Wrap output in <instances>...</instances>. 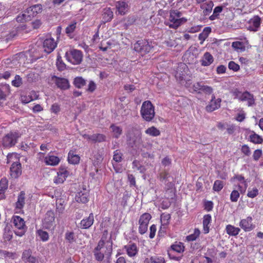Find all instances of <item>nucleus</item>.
<instances>
[{
    "mask_svg": "<svg viewBox=\"0 0 263 263\" xmlns=\"http://www.w3.org/2000/svg\"><path fill=\"white\" fill-rule=\"evenodd\" d=\"M106 240V236H105L103 234L101 239L98 242L97 246L94 249V255L98 261H102L104 259V255L109 257L111 255L112 251V242L109 245L105 246Z\"/></svg>",
    "mask_w": 263,
    "mask_h": 263,
    "instance_id": "nucleus-1",
    "label": "nucleus"
},
{
    "mask_svg": "<svg viewBox=\"0 0 263 263\" xmlns=\"http://www.w3.org/2000/svg\"><path fill=\"white\" fill-rule=\"evenodd\" d=\"M140 113L144 121L151 122L156 115L155 106L150 101H145L142 104Z\"/></svg>",
    "mask_w": 263,
    "mask_h": 263,
    "instance_id": "nucleus-2",
    "label": "nucleus"
},
{
    "mask_svg": "<svg viewBox=\"0 0 263 263\" xmlns=\"http://www.w3.org/2000/svg\"><path fill=\"white\" fill-rule=\"evenodd\" d=\"M156 43L148 40H140L137 41L134 45V50L142 54L149 53L156 46Z\"/></svg>",
    "mask_w": 263,
    "mask_h": 263,
    "instance_id": "nucleus-3",
    "label": "nucleus"
},
{
    "mask_svg": "<svg viewBox=\"0 0 263 263\" xmlns=\"http://www.w3.org/2000/svg\"><path fill=\"white\" fill-rule=\"evenodd\" d=\"M126 136L127 141L132 147L138 146L142 143V135L141 132L136 127L129 129Z\"/></svg>",
    "mask_w": 263,
    "mask_h": 263,
    "instance_id": "nucleus-4",
    "label": "nucleus"
},
{
    "mask_svg": "<svg viewBox=\"0 0 263 263\" xmlns=\"http://www.w3.org/2000/svg\"><path fill=\"white\" fill-rule=\"evenodd\" d=\"M21 136L18 131H10L2 138L1 143L5 148L12 147L17 143Z\"/></svg>",
    "mask_w": 263,
    "mask_h": 263,
    "instance_id": "nucleus-5",
    "label": "nucleus"
},
{
    "mask_svg": "<svg viewBox=\"0 0 263 263\" xmlns=\"http://www.w3.org/2000/svg\"><path fill=\"white\" fill-rule=\"evenodd\" d=\"M11 222L15 229L14 230L15 235L20 237L25 235L27 231V227L23 218L19 216L14 215L12 217Z\"/></svg>",
    "mask_w": 263,
    "mask_h": 263,
    "instance_id": "nucleus-6",
    "label": "nucleus"
},
{
    "mask_svg": "<svg viewBox=\"0 0 263 263\" xmlns=\"http://www.w3.org/2000/svg\"><path fill=\"white\" fill-rule=\"evenodd\" d=\"M66 60L73 65L80 64L83 60V52L78 49H71L65 54Z\"/></svg>",
    "mask_w": 263,
    "mask_h": 263,
    "instance_id": "nucleus-7",
    "label": "nucleus"
},
{
    "mask_svg": "<svg viewBox=\"0 0 263 263\" xmlns=\"http://www.w3.org/2000/svg\"><path fill=\"white\" fill-rule=\"evenodd\" d=\"M181 13L178 10H173L170 11L169 20L170 23L167 24L170 28L176 29L182 23V21L186 20L184 18H180Z\"/></svg>",
    "mask_w": 263,
    "mask_h": 263,
    "instance_id": "nucleus-8",
    "label": "nucleus"
},
{
    "mask_svg": "<svg viewBox=\"0 0 263 263\" xmlns=\"http://www.w3.org/2000/svg\"><path fill=\"white\" fill-rule=\"evenodd\" d=\"M151 218L152 216L148 213H144L140 216L138 221V232L141 235L144 234L147 231L148 226Z\"/></svg>",
    "mask_w": 263,
    "mask_h": 263,
    "instance_id": "nucleus-9",
    "label": "nucleus"
},
{
    "mask_svg": "<svg viewBox=\"0 0 263 263\" xmlns=\"http://www.w3.org/2000/svg\"><path fill=\"white\" fill-rule=\"evenodd\" d=\"M43 228L47 230H54L55 227V215L53 211H48L42 221Z\"/></svg>",
    "mask_w": 263,
    "mask_h": 263,
    "instance_id": "nucleus-10",
    "label": "nucleus"
},
{
    "mask_svg": "<svg viewBox=\"0 0 263 263\" xmlns=\"http://www.w3.org/2000/svg\"><path fill=\"white\" fill-rule=\"evenodd\" d=\"M69 175L67 167L61 166L58 170L57 176L53 179V182L57 184L63 183Z\"/></svg>",
    "mask_w": 263,
    "mask_h": 263,
    "instance_id": "nucleus-11",
    "label": "nucleus"
},
{
    "mask_svg": "<svg viewBox=\"0 0 263 263\" xmlns=\"http://www.w3.org/2000/svg\"><path fill=\"white\" fill-rule=\"evenodd\" d=\"M239 227L245 232H250L255 228V224L253 222L252 217L249 216L240 220Z\"/></svg>",
    "mask_w": 263,
    "mask_h": 263,
    "instance_id": "nucleus-12",
    "label": "nucleus"
},
{
    "mask_svg": "<svg viewBox=\"0 0 263 263\" xmlns=\"http://www.w3.org/2000/svg\"><path fill=\"white\" fill-rule=\"evenodd\" d=\"M192 87L194 91L198 93L203 92L206 95H211L213 91L212 87L204 85L202 82H196L193 85Z\"/></svg>",
    "mask_w": 263,
    "mask_h": 263,
    "instance_id": "nucleus-13",
    "label": "nucleus"
},
{
    "mask_svg": "<svg viewBox=\"0 0 263 263\" xmlns=\"http://www.w3.org/2000/svg\"><path fill=\"white\" fill-rule=\"evenodd\" d=\"M57 46V42L52 37L46 39L43 44L44 51L47 53H51Z\"/></svg>",
    "mask_w": 263,
    "mask_h": 263,
    "instance_id": "nucleus-14",
    "label": "nucleus"
},
{
    "mask_svg": "<svg viewBox=\"0 0 263 263\" xmlns=\"http://www.w3.org/2000/svg\"><path fill=\"white\" fill-rule=\"evenodd\" d=\"M89 191L83 189L76 193L75 200L78 203H86L89 201Z\"/></svg>",
    "mask_w": 263,
    "mask_h": 263,
    "instance_id": "nucleus-15",
    "label": "nucleus"
},
{
    "mask_svg": "<svg viewBox=\"0 0 263 263\" xmlns=\"http://www.w3.org/2000/svg\"><path fill=\"white\" fill-rule=\"evenodd\" d=\"M51 80L54 82L57 87L62 90L68 89L70 87V84L67 79L60 78L53 76Z\"/></svg>",
    "mask_w": 263,
    "mask_h": 263,
    "instance_id": "nucleus-16",
    "label": "nucleus"
},
{
    "mask_svg": "<svg viewBox=\"0 0 263 263\" xmlns=\"http://www.w3.org/2000/svg\"><path fill=\"white\" fill-rule=\"evenodd\" d=\"M43 10L42 5L41 4H36L28 7L26 13L28 14L29 20L36 16L38 14L41 13Z\"/></svg>",
    "mask_w": 263,
    "mask_h": 263,
    "instance_id": "nucleus-17",
    "label": "nucleus"
},
{
    "mask_svg": "<svg viewBox=\"0 0 263 263\" xmlns=\"http://www.w3.org/2000/svg\"><path fill=\"white\" fill-rule=\"evenodd\" d=\"M248 29L251 31H257L260 26L261 18L258 15H255L248 21Z\"/></svg>",
    "mask_w": 263,
    "mask_h": 263,
    "instance_id": "nucleus-18",
    "label": "nucleus"
},
{
    "mask_svg": "<svg viewBox=\"0 0 263 263\" xmlns=\"http://www.w3.org/2000/svg\"><path fill=\"white\" fill-rule=\"evenodd\" d=\"M30 249L25 250L23 251L22 259L25 263H39L37 258L32 254Z\"/></svg>",
    "mask_w": 263,
    "mask_h": 263,
    "instance_id": "nucleus-19",
    "label": "nucleus"
},
{
    "mask_svg": "<svg viewBox=\"0 0 263 263\" xmlns=\"http://www.w3.org/2000/svg\"><path fill=\"white\" fill-rule=\"evenodd\" d=\"M10 176L12 178H17L22 173V165L20 162H14L10 168Z\"/></svg>",
    "mask_w": 263,
    "mask_h": 263,
    "instance_id": "nucleus-20",
    "label": "nucleus"
},
{
    "mask_svg": "<svg viewBox=\"0 0 263 263\" xmlns=\"http://www.w3.org/2000/svg\"><path fill=\"white\" fill-rule=\"evenodd\" d=\"M123 249L125 250L126 254L130 257L136 256L139 251L137 245L133 242L130 241L127 245L123 247Z\"/></svg>",
    "mask_w": 263,
    "mask_h": 263,
    "instance_id": "nucleus-21",
    "label": "nucleus"
},
{
    "mask_svg": "<svg viewBox=\"0 0 263 263\" xmlns=\"http://www.w3.org/2000/svg\"><path fill=\"white\" fill-rule=\"evenodd\" d=\"M11 94V87L6 83L0 84V100L5 101Z\"/></svg>",
    "mask_w": 263,
    "mask_h": 263,
    "instance_id": "nucleus-22",
    "label": "nucleus"
},
{
    "mask_svg": "<svg viewBox=\"0 0 263 263\" xmlns=\"http://www.w3.org/2000/svg\"><path fill=\"white\" fill-rule=\"evenodd\" d=\"M221 100L220 98L215 99L214 96H212L209 104L206 106L205 109L208 112H212L220 107Z\"/></svg>",
    "mask_w": 263,
    "mask_h": 263,
    "instance_id": "nucleus-23",
    "label": "nucleus"
},
{
    "mask_svg": "<svg viewBox=\"0 0 263 263\" xmlns=\"http://www.w3.org/2000/svg\"><path fill=\"white\" fill-rule=\"evenodd\" d=\"M240 101H248L249 106H251L255 104V99L254 95L248 91H245L242 92L239 98Z\"/></svg>",
    "mask_w": 263,
    "mask_h": 263,
    "instance_id": "nucleus-24",
    "label": "nucleus"
},
{
    "mask_svg": "<svg viewBox=\"0 0 263 263\" xmlns=\"http://www.w3.org/2000/svg\"><path fill=\"white\" fill-rule=\"evenodd\" d=\"M44 163L47 165L57 166L60 162V159L58 156L48 154L44 158Z\"/></svg>",
    "mask_w": 263,
    "mask_h": 263,
    "instance_id": "nucleus-25",
    "label": "nucleus"
},
{
    "mask_svg": "<svg viewBox=\"0 0 263 263\" xmlns=\"http://www.w3.org/2000/svg\"><path fill=\"white\" fill-rule=\"evenodd\" d=\"M94 216L93 213H90L88 217L83 218L80 222V227L83 229L90 228L93 223Z\"/></svg>",
    "mask_w": 263,
    "mask_h": 263,
    "instance_id": "nucleus-26",
    "label": "nucleus"
},
{
    "mask_svg": "<svg viewBox=\"0 0 263 263\" xmlns=\"http://www.w3.org/2000/svg\"><path fill=\"white\" fill-rule=\"evenodd\" d=\"M39 95L34 90H32L28 95H21V101L23 103L27 104L32 101L37 100Z\"/></svg>",
    "mask_w": 263,
    "mask_h": 263,
    "instance_id": "nucleus-27",
    "label": "nucleus"
},
{
    "mask_svg": "<svg viewBox=\"0 0 263 263\" xmlns=\"http://www.w3.org/2000/svg\"><path fill=\"white\" fill-rule=\"evenodd\" d=\"M68 161L72 164H78L80 162V157L76 154V149L70 150L68 154Z\"/></svg>",
    "mask_w": 263,
    "mask_h": 263,
    "instance_id": "nucleus-28",
    "label": "nucleus"
},
{
    "mask_svg": "<svg viewBox=\"0 0 263 263\" xmlns=\"http://www.w3.org/2000/svg\"><path fill=\"white\" fill-rule=\"evenodd\" d=\"M214 3L212 1H209L200 5L204 16L209 15L212 12Z\"/></svg>",
    "mask_w": 263,
    "mask_h": 263,
    "instance_id": "nucleus-29",
    "label": "nucleus"
},
{
    "mask_svg": "<svg viewBox=\"0 0 263 263\" xmlns=\"http://www.w3.org/2000/svg\"><path fill=\"white\" fill-rule=\"evenodd\" d=\"M90 159L94 166H98L103 160V156L98 150L93 151Z\"/></svg>",
    "mask_w": 263,
    "mask_h": 263,
    "instance_id": "nucleus-30",
    "label": "nucleus"
},
{
    "mask_svg": "<svg viewBox=\"0 0 263 263\" xmlns=\"http://www.w3.org/2000/svg\"><path fill=\"white\" fill-rule=\"evenodd\" d=\"M248 140L255 144H260L263 142V138L254 131L250 130Z\"/></svg>",
    "mask_w": 263,
    "mask_h": 263,
    "instance_id": "nucleus-31",
    "label": "nucleus"
},
{
    "mask_svg": "<svg viewBox=\"0 0 263 263\" xmlns=\"http://www.w3.org/2000/svg\"><path fill=\"white\" fill-rule=\"evenodd\" d=\"M212 221V217L210 214H206L203 217V233L206 234L210 231V225Z\"/></svg>",
    "mask_w": 263,
    "mask_h": 263,
    "instance_id": "nucleus-32",
    "label": "nucleus"
},
{
    "mask_svg": "<svg viewBox=\"0 0 263 263\" xmlns=\"http://www.w3.org/2000/svg\"><path fill=\"white\" fill-rule=\"evenodd\" d=\"M213 61V57L209 52H206L204 53L202 59L200 61L201 65L203 66H208L210 65Z\"/></svg>",
    "mask_w": 263,
    "mask_h": 263,
    "instance_id": "nucleus-33",
    "label": "nucleus"
},
{
    "mask_svg": "<svg viewBox=\"0 0 263 263\" xmlns=\"http://www.w3.org/2000/svg\"><path fill=\"white\" fill-rule=\"evenodd\" d=\"M113 12L110 8H106L103 9L102 13V20L104 23L110 22L113 18Z\"/></svg>",
    "mask_w": 263,
    "mask_h": 263,
    "instance_id": "nucleus-34",
    "label": "nucleus"
},
{
    "mask_svg": "<svg viewBox=\"0 0 263 263\" xmlns=\"http://www.w3.org/2000/svg\"><path fill=\"white\" fill-rule=\"evenodd\" d=\"M25 204V193L24 191L20 192L17 197V200L15 203L16 209L21 210L23 208Z\"/></svg>",
    "mask_w": 263,
    "mask_h": 263,
    "instance_id": "nucleus-35",
    "label": "nucleus"
},
{
    "mask_svg": "<svg viewBox=\"0 0 263 263\" xmlns=\"http://www.w3.org/2000/svg\"><path fill=\"white\" fill-rule=\"evenodd\" d=\"M84 137L94 142H101L105 141L106 137L103 134H96L92 135H85Z\"/></svg>",
    "mask_w": 263,
    "mask_h": 263,
    "instance_id": "nucleus-36",
    "label": "nucleus"
},
{
    "mask_svg": "<svg viewBox=\"0 0 263 263\" xmlns=\"http://www.w3.org/2000/svg\"><path fill=\"white\" fill-rule=\"evenodd\" d=\"M116 8L119 14L124 15L128 11V5L125 2H118L116 4Z\"/></svg>",
    "mask_w": 263,
    "mask_h": 263,
    "instance_id": "nucleus-37",
    "label": "nucleus"
},
{
    "mask_svg": "<svg viewBox=\"0 0 263 263\" xmlns=\"http://www.w3.org/2000/svg\"><path fill=\"white\" fill-rule=\"evenodd\" d=\"M226 231L229 235L235 236L239 233L240 229L233 225L228 224L226 227Z\"/></svg>",
    "mask_w": 263,
    "mask_h": 263,
    "instance_id": "nucleus-38",
    "label": "nucleus"
},
{
    "mask_svg": "<svg viewBox=\"0 0 263 263\" xmlns=\"http://www.w3.org/2000/svg\"><path fill=\"white\" fill-rule=\"evenodd\" d=\"M144 263H165V259L161 256H153L145 258Z\"/></svg>",
    "mask_w": 263,
    "mask_h": 263,
    "instance_id": "nucleus-39",
    "label": "nucleus"
},
{
    "mask_svg": "<svg viewBox=\"0 0 263 263\" xmlns=\"http://www.w3.org/2000/svg\"><path fill=\"white\" fill-rule=\"evenodd\" d=\"M223 10L222 6H218L214 8L213 14L209 16V20L214 21L219 18L220 14Z\"/></svg>",
    "mask_w": 263,
    "mask_h": 263,
    "instance_id": "nucleus-40",
    "label": "nucleus"
},
{
    "mask_svg": "<svg viewBox=\"0 0 263 263\" xmlns=\"http://www.w3.org/2000/svg\"><path fill=\"white\" fill-rule=\"evenodd\" d=\"M171 219V215L167 213H163L161 215V229H166L167 226L170 223V220Z\"/></svg>",
    "mask_w": 263,
    "mask_h": 263,
    "instance_id": "nucleus-41",
    "label": "nucleus"
},
{
    "mask_svg": "<svg viewBox=\"0 0 263 263\" xmlns=\"http://www.w3.org/2000/svg\"><path fill=\"white\" fill-rule=\"evenodd\" d=\"M171 250L179 253H183L184 251V246L181 242H175L171 246Z\"/></svg>",
    "mask_w": 263,
    "mask_h": 263,
    "instance_id": "nucleus-42",
    "label": "nucleus"
},
{
    "mask_svg": "<svg viewBox=\"0 0 263 263\" xmlns=\"http://www.w3.org/2000/svg\"><path fill=\"white\" fill-rule=\"evenodd\" d=\"M146 134L152 137H157L160 135V131L154 126L148 127L145 130Z\"/></svg>",
    "mask_w": 263,
    "mask_h": 263,
    "instance_id": "nucleus-43",
    "label": "nucleus"
},
{
    "mask_svg": "<svg viewBox=\"0 0 263 263\" xmlns=\"http://www.w3.org/2000/svg\"><path fill=\"white\" fill-rule=\"evenodd\" d=\"M110 128L114 134V137L118 139L122 134V129L120 126H117L114 124H112L110 126Z\"/></svg>",
    "mask_w": 263,
    "mask_h": 263,
    "instance_id": "nucleus-44",
    "label": "nucleus"
},
{
    "mask_svg": "<svg viewBox=\"0 0 263 263\" xmlns=\"http://www.w3.org/2000/svg\"><path fill=\"white\" fill-rule=\"evenodd\" d=\"M73 83L74 86L78 88H82L86 84V81L81 77H78L74 78Z\"/></svg>",
    "mask_w": 263,
    "mask_h": 263,
    "instance_id": "nucleus-45",
    "label": "nucleus"
},
{
    "mask_svg": "<svg viewBox=\"0 0 263 263\" xmlns=\"http://www.w3.org/2000/svg\"><path fill=\"white\" fill-rule=\"evenodd\" d=\"M200 234V231L198 228H195L194 233L186 237V239L188 241H193L195 240L199 237Z\"/></svg>",
    "mask_w": 263,
    "mask_h": 263,
    "instance_id": "nucleus-46",
    "label": "nucleus"
},
{
    "mask_svg": "<svg viewBox=\"0 0 263 263\" xmlns=\"http://www.w3.org/2000/svg\"><path fill=\"white\" fill-rule=\"evenodd\" d=\"M19 157L16 153H9L7 156V163H9L11 162H18Z\"/></svg>",
    "mask_w": 263,
    "mask_h": 263,
    "instance_id": "nucleus-47",
    "label": "nucleus"
},
{
    "mask_svg": "<svg viewBox=\"0 0 263 263\" xmlns=\"http://www.w3.org/2000/svg\"><path fill=\"white\" fill-rule=\"evenodd\" d=\"M36 234L43 241H47L49 239L48 233L43 230L40 229L37 230Z\"/></svg>",
    "mask_w": 263,
    "mask_h": 263,
    "instance_id": "nucleus-48",
    "label": "nucleus"
},
{
    "mask_svg": "<svg viewBox=\"0 0 263 263\" xmlns=\"http://www.w3.org/2000/svg\"><path fill=\"white\" fill-rule=\"evenodd\" d=\"M167 33L169 34V38L167 40H165L163 43L167 47H172L176 46V42L173 39H171L170 37V35H172V37L173 38V36L172 35V33L171 31H167Z\"/></svg>",
    "mask_w": 263,
    "mask_h": 263,
    "instance_id": "nucleus-49",
    "label": "nucleus"
},
{
    "mask_svg": "<svg viewBox=\"0 0 263 263\" xmlns=\"http://www.w3.org/2000/svg\"><path fill=\"white\" fill-rule=\"evenodd\" d=\"M224 186V183L222 181L219 180H216L215 181L213 186V190L214 191L216 192H219L220 191L222 188Z\"/></svg>",
    "mask_w": 263,
    "mask_h": 263,
    "instance_id": "nucleus-50",
    "label": "nucleus"
},
{
    "mask_svg": "<svg viewBox=\"0 0 263 263\" xmlns=\"http://www.w3.org/2000/svg\"><path fill=\"white\" fill-rule=\"evenodd\" d=\"M65 238L69 243H73L76 241L74 233L73 232L67 231L65 233Z\"/></svg>",
    "mask_w": 263,
    "mask_h": 263,
    "instance_id": "nucleus-51",
    "label": "nucleus"
},
{
    "mask_svg": "<svg viewBox=\"0 0 263 263\" xmlns=\"http://www.w3.org/2000/svg\"><path fill=\"white\" fill-rule=\"evenodd\" d=\"M65 202L62 199H60L57 201V211L59 213H63L65 206Z\"/></svg>",
    "mask_w": 263,
    "mask_h": 263,
    "instance_id": "nucleus-52",
    "label": "nucleus"
},
{
    "mask_svg": "<svg viewBox=\"0 0 263 263\" xmlns=\"http://www.w3.org/2000/svg\"><path fill=\"white\" fill-rule=\"evenodd\" d=\"M12 85L15 87H20L23 84L22 78L19 75H16L14 80L11 82Z\"/></svg>",
    "mask_w": 263,
    "mask_h": 263,
    "instance_id": "nucleus-53",
    "label": "nucleus"
},
{
    "mask_svg": "<svg viewBox=\"0 0 263 263\" xmlns=\"http://www.w3.org/2000/svg\"><path fill=\"white\" fill-rule=\"evenodd\" d=\"M232 47L240 51H243L245 49V46L242 42L236 41L232 43Z\"/></svg>",
    "mask_w": 263,
    "mask_h": 263,
    "instance_id": "nucleus-54",
    "label": "nucleus"
},
{
    "mask_svg": "<svg viewBox=\"0 0 263 263\" xmlns=\"http://www.w3.org/2000/svg\"><path fill=\"white\" fill-rule=\"evenodd\" d=\"M258 190L256 187L249 188L247 193V196L251 198H254L258 195Z\"/></svg>",
    "mask_w": 263,
    "mask_h": 263,
    "instance_id": "nucleus-55",
    "label": "nucleus"
},
{
    "mask_svg": "<svg viewBox=\"0 0 263 263\" xmlns=\"http://www.w3.org/2000/svg\"><path fill=\"white\" fill-rule=\"evenodd\" d=\"M56 65L58 69L60 71L64 70L66 68V65L63 62L61 57H58L57 59Z\"/></svg>",
    "mask_w": 263,
    "mask_h": 263,
    "instance_id": "nucleus-56",
    "label": "nucleus"
},
{
    "mask_svg": "<svg viewBox=\"0 0 263 263\" xmlns=\"http://www.w3.org/2000/svg\"><path fill=\"white\" fill-rule=\"evenodd\" d=\"M185 71H182L180 70H178L176 72L175 77L177 80L181 82L182 81L185 80Z\"/></svg>",
    "mask_w": 263,
    "mask_h": 263,
    "instance_id": "nucleus-57",
    "label": "nucleus"
},
{
    "mask_svg": "<svg viewBox=\"0 0 263 263\" xmlns=\"http://www.w3.org/2000/svg\"><path fill=\"white\" fill-rule=\"evenodd\" d=\"M77 22L74 21L69 24L65 29V32L67 34H70L73 33L76 28Z\"/></svg>",
    "mask_w": 263,
    "mask_h": 263,
    "instance_id": "nucleus-58",
    "label": "nucleus"
},
{
    "mask_svg": "<svg viewBox=\"0 0 263 263\" xmlns=\"http://www.w3.org/2000/svg\"><path fill=\"white\" fill-rule=\"evenodd\" d=\"M240 196L239 192L237 190H233L230 195V200L232 202H236L238 201Z\"/></svg>",
    "mask_w": 263,
    "mask_h": 263,
    "instance_id": "nucleus-59",
    "label": "nucleus"
},
{
    "mask_svg": "<svg viewBox=\"0 0 263 263\" xmlns=\"http://www.w3.org/2000/svg\"><path fill=\"white\" fill-rule=\"evenodd\" d=\"M8 188V180L6 177H3L0 180V189L7 191Z\"/></svg>",
    "mask_w": 263,
    "mask_h": 263,
    "instance_id": "nucleus-60",
    "label": "nucleus"
},
{
    "mask_svg": "<svg viewBox=\"0 0 263 263\" xmlns=\"http://www.w3.org/2000/svg\"><path fill=\"white\" fill-rule=\"evenodd\" d=\"M228 68L235 72H237L239 70L240 66L239 65L236 63L234 61H230L228 64Z\"/></svg>",
    "mask_w": 263,
    "mask_h": 263,
    "instance_id": "nucleus-61",
    "label": "nucleus"
},
{
    "mask_svg": "<svg viewBox=\"0 0 263 263\" xmlns=\"http://www.w3.org/2000/svg\"><path fill=\"white\" fill-rule=\"evenodd\" d=\"M113 159L117 162H119L122 161V154L119 150H116L114 152Z\"/></svg>",
    "mask_w": 263,
    "mask_h": 263,
    "instance_id": "nucleus-62",
    "label": "nucleus"
},
{
    "mask_svg": "<svg viewBox=\"0 0 263 263\" xmlns=\"http://www.w3.org/2000/svg\"><path fill=\"white\" fill-rule=\"evenodd\" d=\"M241 152L246 156H249L251 155V150L249 146L247 144H243L241 148Z\"/></svg>",
    "mask_w": 263,
    "mask_h": 263,
    "instance_id": "nucleus-63",
    "label": "nucleus"
},
{
    "mask_svg": "<svg viewBox=\"0 0 263 263\" xmlns=\"http://www.w3.org/2000/svg\"><path fill=\"white\" fill-rule=\"evenodd\" d=\"M28 16L24 13L20 14L16 17V21L18 23H24L28 20Z\"/></svg>",
    "mask_w": 263,
    "mask_h": 263,
    "instance_id": "nucleus-64",
    "label": "nucleus"
}]
</instances>
